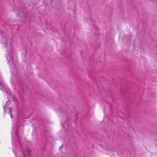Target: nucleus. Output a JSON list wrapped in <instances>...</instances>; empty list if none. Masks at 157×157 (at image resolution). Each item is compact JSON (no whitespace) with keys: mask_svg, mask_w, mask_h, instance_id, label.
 Here are the masks:
<instances>
[{"mask_svg":"<svg viewBox=\"0 0 157 157\" xmlns=\"http://www.w3.org/2000/svg\"><path fill=\"white\" fill-rule=\"evenodd\" d=\"M30 151V150L28 148H26V152L25 151H23V154L24 157H25V156L29 155V153Z\"/></svg>","mask_w":157,"mask_h":157,"instance_id":"obj_1","label":"nucleus"},{"mask_svg":"<svg viewBox=\"0 0 157 157\" xmlns=\"http://www.w3.org/2000/svg\"><path fill=\"white\" fill-rule=\"evenodd\" d=\"M2 88H1V90L2 91H6V89H4L5 88V85L4 84H2Z\"/></svg>","mask_w":157,"mask_h":157,"instance_id":"obj_2","label":"nucleus"},{"mask_svg":"<svg viewBox=\"0 0 157 157\" xmlns=\"http://www.w3.org/2000/svg\"><path fill=\"white\" fill-rule=\"evenodd\" d=\"M11 107L10 108V109H9V110H10L9 112H10V116H11V118H12V115L11 114Z\"/></svg>","mask_w":157,"mask_h":157,"instance_id":"obj_3","label":"nucleus"},{"mask_svg":"<svg viewBox=\"0 0 157 157\" xmlns=\"http://www.w3.org/2000/svg\"><path fill=\"white\" fill-rule=\"evenodd\" d=\"M62 146H63V145H62L61 146H60V147H59V149H60L61 148H62Z\"/></svg>","mask_w":157,"mask_h":157,"instance_id":"obj_4","label":"nucleus"}]
</instances>
